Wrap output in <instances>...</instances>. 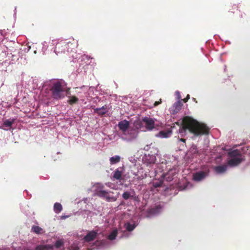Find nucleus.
I'll return each instance as SVG.
<instances>
[{"label": "nucleus", "mask_w": 250, "mask_h": 250, "mask_svg": "<svg viewBox=\"0 0 250 250\" xmlns=\"http://www.w3.org/2000/svg\"><path fill=\"white\" fill-rule=\"evenodd\" d=\"M228 164L230 167H235L244 160V156L237 149L231 150L228 152Z\"/></svg>", "instance_id": "6"}, {"label": "nucleus", "mask_w": 250, "mask_h": 250, "mask_svg": "<svg viewBox=\"0 0 250 250\" xmlns=\"http://www.w3.org/2000/svg\"><path fill=\"white\" fill-rule=\"evenodd\" d=\"M32 230L37 234L41 233L42 232V229L38 226H32Z\"/></svg>", "instance_id": "33"}, {"label": "nucleus", "mask_w": 250, "mask_h": 250, "mask_svg": "<svg viewBox=\"0 0 250 250\" xmlns=\"http://www.w3.org/2000/svg\"><path fill=\"white\" fill-rule=\"evenodd\" d=\"M152 145V143H151V144H149V145H146V146L144 147V150H146V151H148V150H149L151 149V146Z\"/></svg>", "instance_id": "41"}, {"label": "nucleus", "mask_w": 250, "mask_h": 250, "mask_svg": "<svg viewBox=\"0 0 250 250\" xmlns=\"http://www.w3.org/2000/svg\"><path fill=\"white\" fill-rule=\"evenodd\" d=\"M228 167L229 166L228 164L227 165H223L222 166L215 167H214V170L216 174H223L227 170Z\"/></svg>", "instance_id": "23"}, {"label": "nucleus", "mask_w": 250, "mask_h": 250, "mask_svg": "<svg viewBox=\"0 0 250 250\" xmlns=\"http://www.w3.org/2000/svg\"><path fill=\"white\" fill-rule=\"evenodd\" d=\"M71 44L72 48H76L78 45V41L73 38L58 41H53V44L55 45L54 52L58 55L61 53H64L67 48V45Z\"/></svg>", "instance_id": "5"}, {"label": "nucleus", "mask_w": 250, "mask_h": 250, "mask_svg": "<svg viewBox=\"0 0 250 250\" xmlns=\"http://www.w3.org/2000/svg\"><path fill=\"white\" fill-rule=\"evenodd\" d=\"M161 103V101L160 102H155V103H154V105L155 106H157L158 104H159Z\"/></svg>", "instance_id": "45"}, {"label": "nucleus", "mask_w": 250, "mask_h": 250, "mask_svg": "<svg viewBox=\"0 0 250 250\" xmlns=\"http://www.w3.org/2000/svg\"><path fill=\"white\" fill-rule=\"evenodd\" d=\"M42 54H44L45 53V51L47 50L48 44V43L46 42H44L42 43Z\"/></svg>", "instance_id": "36"}, {"label": "nucleus", "mask_w": 250, "mask_h": 250, "mask_svg": "<svg viewBox=\"0 0 250 250\" xmlns=\"http://www.w3.org/2000/svg\"><path fill=\"white\" fill-rule=\"evenodd\" d=\"M113 192L111 191H107L105 190L103 194L100 196L103 198L107 202H112L116 201L119 196L120 193L118 192L115 196L113 195Z\"/></svg>", "instance_id": "12"}, {"label": "nucleus", "mask_w": 250, "mask_h": 250, "mask_svg": "<svg viewBox=\"0 0 250 250\" xmlns=\"http://www.w3.org/2000/svg\"><path fill=\"white\" fill-rule=\"evenodd\" d=\"M176 124L179 126L177 133L182 137L186 134L187 130L193 135V138L203 135H207L209 132V129L205 125L189 116H185L181 119Z\"/></svg>", "instance_id": "1"}, {"label": "nucleus", "mask_w": 250, "mask_h": 250, "mask_svg": "<svg viewBox=\"0 0 250 250\" xmlns=\"http://www.w3.org/2000/svg\"><path fill=\"white\" fill-rule=\"evenodd\" d=\"M83 200L84 201H85L87 200V198L84 199Z\"/></svg>", "instance_id": "50"}, {"label": "nucleus", "mask_w": 250, "mask_h": 250, "mask_svg": "<svg viewBox=\"0 0 250 250\" xmlns=\"http://www.w3.org/2000/svg\"><path fill=\"white\" fill-rule=\"evenodd\" d=\"M77 101L78 99L77 98L73 97L69 99L68 102L70 104H73L75 103Z\"/></svg>", "instance_id": "38"}, {"label": "nucleus", "mask_w": 250, "mask_h": 250, "mask_svg": "<svg viewBox=\"0 0 250 250\" xmlns=\"http://www.w3.org/2000/svg\"><path fill=\"white\" fill-rule=\"evenodd\" d=\"M153 151L152 154H145L143 157L142 161L143 163L149 168H151L155 164L156 161V155L158 154V150L157 148L152 147Z\"/></svg>", "instance_id": "8"}, {"label": "nucleus", "mask_w": 250, "mask_h": 250, "mask_svg": "<svg viewBox=\"0 0 250 250\" xmlns=\"http://www.w3.org/2000/svg\"><path fill=\"white\" fill-rule=\"evenodd\" d=\"M14 122V119L5 120L3 121V123L0 126V128L5 130H8L11 128Z\"/></svg>", "instance_id": "21"}, {"label": "nucleus", "mask_w": 250, "mask_h": 250, "mask_svg": "<svg viewBox=\"0 0 250 250\" xmlns=\"http://www.w3.org/2000/svg\"><path fill=\"white\" fill-rule=\"evenodd\" d=\"M64 242L62 239H59L56 241L54 244H49L52 248L51 250H64L63 248Z\"/></svg>", "instance_id": "19"}, {"label": "nucleus", "mask_w": 250, "mask_h": 250, "mask_svg": "<svg viewBox=\"0 0 250 250\" xmlns=\"http://www.w3.org/2000/svg\"><path fill=\"white\" fill-rule=\"evenodd\" d=\"M175 94H176V95L177 97V99H178V101H180V99H181V95H180V93L179 91H176V92H175Z\"/></svg>", "instance_id": "42"}, {"label": "nucleus", "mask_w": 250, "mask_h": 250, "mask_svg": "<svg viewBox=\"0 0 250 250\" xmlns=\"http://www.w3.org/2000/svg\"><path fill=\"white\" fill-rule=\"evenodd\" d=\"M125 171L124 167H119L117 168L113 173V178L116 180H120L122 175Z\"/></svg>", "instance_id": "24"}, {"label": "nucleus", "mask_w": 250, "mask_h": 250, "mask_svg": "<svg viewBox=\"0 0 250 250\" xmlns=\"http://www.w3.org/2000/svg\"><path fill=\"white\" fill-rule=\"evenodd\" d=\"M92 190L95 194L98 196H100L105 191L104 190V185L101 183L95 184L92 187Z\"/></svg>", "instance_id": "17"}, {"label": "nucleus", "mask_w": 250, "mask_h": 250, "mask_svg": "<svg viewBox=\"0 0 250 250\" xmlns=\"http://www.w3.org/2000/svg\"><path fill=\"white\" fill-rule=\"evenodd\" d=\"M104 247V241H100L98 240H97L94 243L92 249H97V250H100L103 249Z\"/></svg>", "instance_id": "27"}, {"label": "nucleus", "mask_w": 250, "mask_h": 250, "mask_svg": "<svg viewBox=\"0 0 250 250\" xmlns=\"http://www.w3.org/2000/svg\"><path fill=\"white\" fill-rule=\"evenodd\" d=\"M85 96H86V97H88V96H87V94H86Z\"/></svg>", "instance_id": "51"}, {"label": "nucleus", "mask_w": 250, "mask_h": 250, "mask_svg": "<svg viewBox=\"0 0 250 250\" xmlns=\"http://www.w3.org/2000/svg\"><path fill=\"white\" fill-rule=\"evenodd\" d=\"M155 121V119L146 116L142 119L143 124L145 125L147 130H151L154 128Z\"/></svg>", "instance_id": "14"}, {"label": "nucleus", "mask_w": 250, "mask_h": 250, "mask_svg": "<svg viewBox=\"0 0 250 250\" xmlns=\"http://www.w3.org/2000/svg\"><path fill=\"white\" fill-rule=\"evenodd\" d=\"M34 52L35 54H36V52H37L36 50H35Z\"/></svg>", "instance_id": "49"}, {"label": "nucleus", "mask_w": 250, "mask_h": 250, "mask_svg": "<svg viewBox=\"0 0 250 250\" xmlns=\"http://www.w3.org/2000/svg\"><path fill=\"white\" fill-rule=\"evenodd\" d=\"M31 49V46L30 45H27L26 47H24L22 51H24L25 53L28 52L30 49Z\"/></svg>", "instance_id": "40"}, {"label": "nucleus", "mask_w": 250, "mask_h": 250, "mask_svg": "<svg viewBox=\"0 0 250 250\" xmlns=\"http://www.w3.org/2000/svg\"><path fill=\"white\" fill-rule=\"evenodd\" d=\"M163 208V206L160 205L156 206L154 208L150 209L149 212L153 215H156L159 214Z\"/></svg>", "instance_id": "25"}, {"label": "nucleus", "mask_w": 250, "mask_h": 250, "mask_svg": "<svg viewBox=\"0 0 250 250\" xmlns=\"http://www.w3.org/2000/svg\"><path fill=\"white\" fill-rule=\"evenodd\" d=\"M71 56L74 58L73 60L74 62L79 61L80 59H81L82 62H84L81 63L79 68L77 69V71L78 73L84 74L86 72L87 64L91 62L89 61L90 58L87 55H81L76 53H75V55L72 54Z\"/></svg>", "instance_id": "7"}, {"label": "nucleus", "mask_w": 250, "mask_h": 250, "mask_svg": "<svg viewBox=\"0 0 250 250\" xmlns=\"http://www.w3.org/2000/svg\"><path fill=\"white\" fill-rule=\"evenodd\" d=\"M132 173L135 176L134 178L138 180H142L145 178L147 176L146 172L141 167H138L137 170L132 169Z\"/></svg>", "instance_id": "13"}, {"label": "nucleus", "mask_w": 250, "mask_h": 250, "mask_svg": "<svg viewBox=\"0 0 250 250\" xmlns=\"http://www.w3.org/2000/svg\"><path fill=\"white\" fill-rule=\"evenodd\" d=\"M198 154V149L196 145L193 144L186 153L187 159H191L196 156Z\"/></svg>", "instance_id": "15"}, {"label": "nucleus", "mask_w": 250, "mask_h": 250, "mask_svg": "<svg viewBox=\"0 0 250 250\" xmlns=\"http://www.w3.org/2000/svg\"><path fill=\"white\" fill-rule=\"evenodd\" d=\"M105 185L107 187L110 188L115 189V190L118 189V188L117 187V186H115L114 184L111 183L110 182H108V183H105Z\"/></svg>", "instance_id": "37"}, {"label": "nucleus", "mask_w": 250, "mask_h": 250, "mask_svg": "<svg viewBox=\"0 0 250 250\" xmlns=\"http://www.w3.org/2000/svg\"><path fill=\"white\" fill-rule=\"evenodd\" d=\"M172 134V130L169 128L167 130H162L155 135L157 137L161 138H167L169 137Z\"/></svg>", "instance_id": "22"}, {"label": "nucleus", "mask_w": 250, "mask_h": 250, "mask_svg": "<svg viewBox=\"0 0 250 250\" xmlns=\"http://www.w3.org/2000/svg\"><path fill=\"white\" fill-rule=\"evenodd\" d=\"M182 105L183 104L181 103V101H177L170 108V112L173 114H176L180 110Z\"/></svg>", "instance_id": "20"}, {"label": "nucleus", "mask_w": 250, "mask_h": 250, "mask_svg": "<svg viewBox=\"0 0 250 250\" xmlns=\"http://www.w3.org/2000/svg\"><path fill=\"white\" fill-rule=\"evenodd\" d=\"M137 224L134 222H126L124 225L125 229L123 231L121 238H128L132 235L131 232L136 227Z\"/></svg>", "instance_id": "9"}, {"label": "nucleus", "mask_w": 250, "mask_h": 250, "mask_svg": "<svg viewBox=\"0 0 250 250\" xmlns=\"http://www.w3.org/2000/svg\"><path fill=\"white\" fill-rule=\"evenodd\" d=\"M66 83L62 79H51L44 82L42 84V92L46 93L45 97L51 94L55 99H60L64 97Z\"/></svg>", "instance_id": "3"}, {"label": "nucleus", "mask_w": 250, "mask_h": 250, "mask_svg": "<svg viewBox=\"0 0 250 250\" xmlns=\"http://www.w3.org/2000/svg\"><path fill=\"white\" fill-rule=\"evenodd\" d=\"M134 192L135 191L134 190H131L130 191H125L123 193L122 197L125 200H127L130 198L131 199Z\"/></svg>", "instance_id": "29"}, {"label": "nucleus", "mask_w": 250, "mask_h": 250, "mask_svg": "<svg viewBox=\"0 0 250 250\" xmlns=\"http://www.w3.org/2000/svg\"><path fill=\"white\" fill-rule=\"evenodd\" d=\"M189 186H191V185H190L189 183H188L187 184V186H186V188H187V189L189 188Z\"/></svg>", "instance_id": "47"}, {"label": "nucleus", "mask_w": 250, "mask_h": 250, "mask_svg": "<svg viewBox=\"0 0 250 250\" xmlns=\"http://www.w3.org/2000/svg\"><path fill=\"white\" fill-rule=\"evenodd\" d=\"M129 125L130 123L128 121L123 120L118 123L117 126L119 130L124 134L129 129Z\"/></svg>", "instance_id": "16"}, {"label": "nucleus", "mask_w": 250, "mask_h": 250, "mask_svg": "<svg viewBox=\"0 0 250 250\" xmlns=\"http://www.w3.org/2000/svg\"><path fill=\"white\" fill-rule=\"evenodd\" d=\"M62 210V206L60 203L56 202L54 204L53 210L56 213L59 214Z\"/></svg>", "instance_id": "30"}, {"label": "nucleus", "mask_w": 250, "mask_h": 250, "mask_svg": "<svg viewBox=\"0 0 250 250\" xmlns=\"http://www.w3.org/2000/svg\"><path fill=\"white\" fill-rule=\"evenodd\" d=\"M170 160L162 161L160 163L157 164V168H151V169H148V175L150 177H155L159 172L161 173L165 170H167V173H163L160 177L166 179L167 181H171L173 179L174 175L177 173L178 170L177 168V165L178 164V160L175 157L172 156L170 158Z\"/></svg>", "instance_id": "2"}, {"label": "nucleus", "mask_w": 250, "mask_h": 250, "mask_svg": "<svg viewBox=\"0 0 250 250\" xmlns=\"http://www.w3.org/2000/svg\"><path fill=\"white\" fill-rule=\"evenodd\" d=\"M83 88L84 89V90H87L89 89V88L87 86H83Z\"/></svg>", "instance_id": "46"}, {"label": "nucleus", "mask_w": 250, "mask_h": 250, "mask_svg": "<svg viewBox=\"0 0 250 250\" xmlns=\"http://www.w3.org/2000/svg\"><path fill=\"white\" fill-rule=\"evenodd\" d=\"M209 172V168L208 167H205L201 170L197 171L193 174V179L195 181H201L208 176Z\"/></svg>", "instance_id": "10"}, {"label": "nucleus", "mask_w": 250, "mask_h": 250, "mask_svg": "<svg viewBox=\"0 0 250 250\" xmlns=\"http://www.w3.org/2000/svg\"><path fill=\"white\" fill-rule=\"evenodd\" d=\"M137 137V132L135 129H128L127 131L122 134L120 137L123 140L127 142H131L135 139Z\"/></svg>", "instance_id": "11"}, {"label": "nucleus", "mask_w": 250, "mask_h": 250, "mask_svg": "<svg viewBox=\"0 0 250 250\" xmlns=\"http://www.w3.org/2000/svg\"><path fill=\"white\" fill-rule=\"evenodd\" d=\"M94 112L97 113L100 115H103L106 113L108 111V109L107 108L106 105H104L101 107L96 108L94 109Z\"/></svg>", "instance_id": "26"}, {"label": "nucleus", "mask_w": 250, "mask_h": 250, "mask_svg": "<svg viewBox=\"0 0 250 250\" xmlns=\"http://www.w3.org/2000/svg\"><path fill=\"white\" fill-rule=\"evenodd\" d=\"M221 158V156L215 158L216 160L217 161L218 159H220Z\"/></svg>", "instance_id": "48"}, {"label": "nucleus", "mask_w": 250, "mask_h": 250, "mask_svg": "<svg viewBox=\"0 0 250 250\" xmlns=\"http://www.w3.org/2000/svg\"><path fill=\"white\" fill-rule=\"evenodd\" d=\"M186 140L184 139L178 138V143L180 144V149H183L186 146Z\"/></svg>", "instance_id": "35"}, {"label": "nucleus", "mask_w": 250, "mask_h": 250, "mask_svg": "<svg viewBox=\"0 0 250 250\" xmlns=\"http://www.w3.org/2000/svg\"><path fill=\"white\" fill-rule=\"evenodd\" d=\"M118 234V229H113L107 236V239L109 240H115Z\"/></svg>", "instance_id": "28"}, {"label": "nucleus", "mask_w": 250, "mask_h": 250, "mask_svg": "<svg viewBox=\"0 0 250 250\" xmlns=\"http://www.w3.org/2000/svg\"><path fill=\"white\" fill-rule=\"evenodd\" d=\"M131 199L135 202V205H139V204L140 202V198L139 197V196L136 194L135 192H134V194H133V196H132Z\"/></svg>", "instance_id": "34"}, {"label": "nucleus", "mask_w": 250, "mask_h": 250, "mask_svg": "<svg viewBox=\"0 0 250 250\" xmlns=\"http://www.w3.org/2000/svg\"><path fill=\"white\" fill-rule=\"evenodd\" d=\"M121 157L119 155H115L110 158V163L111 165L116 164L120 161Z\"/></svg>", "instance_id": "31"}, {"label": "nucleus", "mask_w": 250, "mask_h": 250, "mask_svg": "<svg viewBox=\"0 0 250 250\" xmlns=\"http://www.w3.org/2000/svg\"><path fill=\"white\" fill-rule=\"evenodd\" d=\"M101 231L98 229L86 231V234L81 239H78L69 243L68 250H86V243L91 242L99 238Z\"/></svg>", "instance_id": "4"}, {"label": "nucleus", "mask_w": 250, "mask_h": 250, "mask_svg": "<svg viewBox=\"0 0 250 250\" xmlns=\"http://www.w3.org/2000/svg\"><path fill=\"white\" fill-rule=\"evenodd\" d=\"M76 48L75 49H73V48H72V46L71 45V44H69V46L68 45H67V48L66 49V51H67V52H74V50H75Z\"/></svg>", "instance_id": "39"}, {"label": "nucleus", "mask_w": 250, "mask_h": 250, "mask_svg": "<svg viewBox=\"0 0 250 250\" xmlns=\"http://www.w3.org/2000/svg\"><path fill=\"white\" fill-rule=\"evenodd\" d=\"M70 216V215H62L61 216V219H65L67 218H68Z\"/></svg>", "instance_id": "43"}, {"label": "nucleus", "mask_w": 250, "mask_h": 250, "mask_svg": "<svg viewBox=\"0 0 250 250\" xmlns=\"http://www.w3.org/2000/svg\"><path fill=\"white\" fill-rule=\"evenodd\" d=\"M20 56V55L19 54V52L18 50H14L12 53H8L7 54V57L8 58V59H11V60L9 63H12L18 60Z\"/></svg>", "instance_id": "18"}, {"label": "nucleus", "mask_w": 250, "mask_h": 250, "mask_svg": "<svg viewBox=\"0 0 250 250\" xmlns=\"http://www.w3.org/2000/svg\"><path fill=\"white\" fill-rule=\"evenodd\" d=\"M189 98H190L189 95H188L187 96V97L185 99H183V100L184 101V102H187Z\"/></svg>", "instance_id": "44"}, {"label": "nucleus", "mask_w": 250, "mask_h": 250, "mask_svg": "<svg viewBox=\"0 0 250 250\" xmlns=\"http://www.w3.org/2000/svg\"><path fill=\"white\" fill-rule=\"evenodd\" d=\"M161 179H158L155 178L152 181V184L154 188H158V187H160L162 185L163 178L162 177H161Z\"/></svg>", "instance_id": "32"}]
</instances>
